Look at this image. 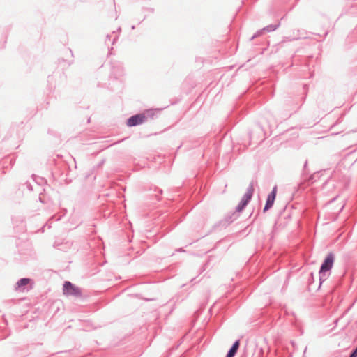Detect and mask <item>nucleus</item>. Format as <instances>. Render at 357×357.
Returning a JSON list of instances; mask_svg holds the SVG:
<instances>
[{
  "instance_id": "obj_2",
  "label": "nucleus",
  "mask_w": 357,
  "mask_h": 357,
  "mask_svg": "<svg viewBox=\"0 0 357 357\" xmlns=\"http://www.w3.org/2000/svg\"><path fill=\"white\" fill-rule=\"evenodd\" d=\"M63 294L66 296H79L81 295V291L70 282H66L63 284Z\"/></svg>"
},
{
  "instance_id": "obj_1",
  "label": "nucleus",
  "mask_w": 357,
  "mask_h": 357,
  "mask_svg": "<svg viewBox=\"0 0 357 357\" xmlns=\"http://www.w3.org/2000/svg\"><path fill=\"white\" fill-rule=\"evenodd\" d=\"M333 262H334V255L332 253H330L327 255L324 261L321 264V268L319 271L321 280H322V278L326 275V273L331 269V268L333 266Z\"/></svg>"
},
{
  "instance_id": "obj_5",
  "label": "nucleus",
  "mask_w": 357,
  "mask_h": 357,
  "mask_svg": "<svg viewBox=\"0 0 357 357\" xmlns=\"http://www.w3.org/2000/svg\"><path fill=\"white\" fill-rule=\"evenodd\" d=\"M30 282L29 278H22L16 283V289L20 291H24L23 287L27 285Z\"/></svg>"
},
{
  "instance_id": "obj_6",
  "label": "nucleus",
  "mask_w": 357,
  "mask_h": 357,
  "mask_svg": "<svg viewBox=\"0 0 357 357\" xmlns=\"http://www.w3.org/2000/svg\"><path fill=\"white\" fill-rule=\"evenodd\" d=\"M236 351L234 349L231 348L226 357H234Z\"/></svg>"
},
{
  "instance_id": "obj_7",
  "label": "nucleus",
  "mask_w": 357,
  "mask_h": 357,
  "mask_svg": "<svg viewBox=\"0 0 357 357\" xmlns=\"http://www.w3.org/2000/svg\"><path fill=\"white\" fill-rule=\"evenodd\" d=\"M239 345H240V342L239 340H237L236 342H235V343L233 344L232 346V349H234L236 351L238 350V347H239Z\"/></svg>"
},
{
  "instance_id": "obj_3",
  "label": "nucleus",
  "mask_w": 357,
  "mask_h": 357,
  "mask_svg": "<svg viewBox=\"0 0 357 357\" xmlns=\"http://www.w3.org/2000/svg\"><path fill=\"white\" fill-rule=\"evenodd\" d=\"M145 120L146 116L144 114H137L128 119L127 125L130 127L137 126L144 123Z\"/></svg>"
},
{
  "instance_id": "obj_4",
  "label": "nucleus",
  "mask_w": 357,
  "mask_h": 357,
  "mask_svg": "<svg viewBox=\"0 0 357 357\" xmlns=\"http://www.w3.org/2000/svg\"><path fill=\"white\" fill-rule=\"evenodd\" d=\"M276 193H277V187L275 186L273 188L272 192H271V194L268 196L266 203V205H265V207L264 209V211H267L268 209H269L270 208L272 207V206L274 203L275 197H276Z\"/></svg>"
},
{
  "instance_id": "obj_8",
  "label": "nucleus",
  "mask_w": 357,
  "mask_h": 357,
  "mask_svg": "<svg viewBox=\"0 0 357 357\" xmlns=\"http://www.w3.org/2000/svg\"><path fill=\"white\" fill-rule=\"evenodd\" d=\"M239 345H240V342L239 340H237L236 342H235V343L233 344L232 346V349H234L236 351L238 350V347H239Z\"/></svg>"
}]
</instances>
